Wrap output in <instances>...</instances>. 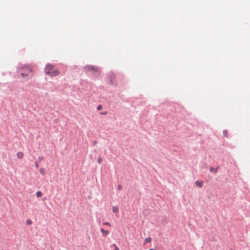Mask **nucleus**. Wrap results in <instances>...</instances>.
<instances>
[{"instance_id":"nucleus-6","label":"nucleus","mask_w":250,"mask_h":250,"mask_svg":"<svg viewBox=\"0 0 250 250\" xmlns=\"http://www.w3.org/2000/svg\"><path fill=\"white\" fill-rule=\"evenodd\" d=\"M196 185L199 187H202L203 186V181H197L195 183Z\"/></svg>"},{"instance_id":"nucleus-9","label":"nucleus","mask_w":250,"mask_h":250,"mask_svg":"<svg viewBox=\"0 0 250 250\" xmlns=\"http://www.w3.org/2000/svg\"><path fill=\"white\" fill-rule=\"evenodd\" d=\"M42 193L41 191H38L37 192H36V196L37 197H42Z\"/></svg>"},{"instance_id":"nucleus-15","label":"nucleus","mask_w":250,"mask_h":250,"mask_svg":"<svg viewBox=\"0 0 250 250\" xmlns=\"http://www.w3.org/2000/svg\"><path fill=\"white\" fill-rule=\"evenodd\" d=\"M26 224L29 225H30L32 224V221L30 220H26Z\"/></svg>"},{"instance_id":"nucleus-13","label":"nucleus","mask_w":250,"mask_h":250,"mask_svg":"<svg viewBox=\"0 0 250 250\" xmlns=\"http://www.w3.org/2000/svg\"><path fill=\"white\" fill-rule=\"evenodd\" d=\"M210 170L211 171H214V173H216L217 172V169H214L213 167H210Z\"/></svg>"},{"instance_id":"nucleus-7","label":"nucleus","mask_w":250,"mask_h":250,"mask_svg":"<svg viewBox=\"0 0 250 250\" xmlns=\"http://www.w3.org/2000/svg\"><path fill=\"white\" fill-rule=\"evenodd\" d=\"M151 238L150 237L146 238L145 239L144 245H145L146 243H150V242H151Z\"/></svg>"},{"instance_id":"nucleus-20","label":"nucleus","mask_w":250,"mask_h":250,"mask_svg":"<svg viewBox=\"0 0 250 250\" xmlns=\"http://www.w3.org/2000/svg\"><path fill=\"white\" fill-rule=\"evenodd\" d=\"M39 160L41 161V160H42V157H39Z\"/></svg>"},{"instance_id":"nucleus-10","label":"nucleus","mask_w":250,"mask_h":250,"mask_svg":"<svg viewBox=\"0 0 250 250\" xmlns=\"http://www.w3.org/2000/svg\"><path fill=\"white\" fill-rule=\"evenodd\" d=\"M40 172L42 175H44L45 174V170L43 168H41L40 169Z\"/></svg>"},{"instance_id":"nucleus-8","label":"nucleus","mask_w":250,"mask_h":250,"mask_svg":"<svg viewBox=\"0 0 250 250\" xmlns=\"http://www.w3.org/2000/svg\"><path fill=\"white\" fill-rule=\"evenodd\" d=\"M118 210H119V208L118 207H115V206H113L112 207V211L113 212H115V213L117 212L118 211Z\"/></svg>"},{"instance_id":"nucleus-2","label":"nucleus","mask_w":250,"mask_h":250,"mask_svg":"<svg viewBox=\"0 0 250 250\" xmlns=\"http://www.w3.org/2000/svg\"><path fill=\"white\" fill-rule=\"evenodd\" d=\"M44 71L45 74L48 75L50 77L56 76L60 73L59 71L55 68L54 65L51 64H48L46 65Z\"/></svg>"},{"instance_id":"nucleus-21","label":"nucleus","mask_w":250,"mask_h":250,"mask_svg":"<svg viewBox=\"0 0 250 250\" xmlns=\"http://www.w3.org/2000/svg\"><path fill=\"white\" fill-rule=\"evenodd\" d=\"M149 250H154L153 249H150Z\"/></svg>"},{"instance_id":"nucleus-3","label":"nucleus","mask_w":250,"mask_h":250,"mask_svg":"<svg viewBox=\"0 0 250 250\" xmlns=\"http://www.w3.org/2000/svg\"><path fill=\"white\" fill-rule=\"evenodd\" d=\"M86 72H90L92 74L98 76L100 74L99 69L96 66L93 65H87L84 67Z\"/></svg>"},{"instance_id":"nucleus-16","label":"nucleus","mask_w":250,"mask_h":250,"mask_svg":"<svg viewBox=\"0 0 250 250\" xmlns=\"http://www.w3.org/2000/svg\"><path fill=\"white\" fill-rule=\"evenodd\" d=\"M103 225H107V226H110V224L109 222H106L104 223Z\"/></svg>"},{"instance_id":"nucleus-17","label":"nucleus","mask_w":250,"mask_h":250,"mask_svg":"<svg viewBox=\"0 0 250 250\" xmlns=\"http://www.w3.org/2000/svg\"><path fill=\"white\" fill-rule=\"evenodd\" d=\"M102 108H103L102 106L101 105H99L98 106V107H97V109H98V110H100L102 109Z\"/></svg>"},{"instance_id":"nucleus-19","label":"nucleus","mask_w":250,"mask_h":250,"mask_svg":"<svg viewBox=\"0 0 250 250\" xmlns=\"http://www.w3.org/2000/svg\"><path fill=\"white\" fill-rule=\"evenodd\" d=\"M35 166H36V167L37 168H38L39 167V165H38V163H35Z\"/></svg>"},{"instance_id":"nucleus-18","label":"nucleus","mask_w":250,"mask_h":250,"mask_svg":"<svg viewBox=\"0 0 250 250\" xmlns=\"http://www.w3.org/2000/svg\"><path fill=\"white\" fill-rule=\"evenodd\" d=\"M118 189H119V190H121V189H122V186L121 185H119L118 186Z\"/></svg>"},{"instance_id":"nucleus-5","label":"nucleus","mask_w":250,"mask_h":250,"mask_svg":"<svg viewBox=\"0 0 250 250\" xmlns=\"http://www.w3.org/2000/svg\"><path fill=\"white\" fill-rule=\"evenodd\" d=\"M24 154L22 152L19 151L17 153V157L19 159H22L23 157Z\"/></svg>"},{"instance_id":"nucleus-1","label":"nucleus","mask_w":250,"mask_h":250,"mask_svg":"<svg viewBox=\"0 0 250 250\" xmlns=\"http://www.w3.org/2000/svg\"><path fill=\"white\" fill-rule=\"evenodd\" d=\"M21 76L23 79H27L33 76L32 68L31 66H24L20 70Z\"/></svg>"},{"instance_id":"nucleus-12","label":"nucleus","mask_w":250,"mask_h":250,"mask_svg":"<svg viewBox=\"0 0 250 250\" xmlns=\"http://www.w3.org/2000/svg\"><path fill=\"white\" fill-rule=\"evenodd\" d=\"M97 161H98V164H101L102 161V158L100 157H98Z\"/></svg>"},{"instance_id":"nucleus-11","label":"nucleus","mask_w":250,"mask_h":250,"mask_svg":"<svg viewBox=\"0 0 250 250\" xmlns=\"http://www.w3.org/2000/svg\"><path fill=\"white\" fill-rule=\"evenodd\" d=\"M223 134L225 137H228V131L227 130H224Z\"/></svg>"},{"instance_id":"nucleus-14","label":"nucleus","mask_w":250,"mask_h":250,"mask_svg":"<svg viewBox=\"0 0 250 250\" xmlns=\"http://www.w3.org/2000/svg\"><path fill=\"white\" fill-rule=\"evenodd\" d=\"M112 246L114 247L115 248L114 250H119V249L118 248V247L115 244H113Z\"/></svg>"},{"instance_id":"nucleus-4","label":"nucleus","mask_w":250,"mask_h":250,"mask_svg":"<svg viewBox=\"0 0 250 250\" xmlns=\"http://www.w3.org/2000/svg\"><path fill=\"white\" fill-rule=\"evenodd\" d=\"M101 231L103 233V236H106L109 234V231L108 230H105L104 229H101Z\"/></svg>"}]
</instances>
